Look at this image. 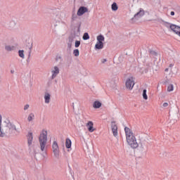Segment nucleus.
Returning a JSON list of instances; mask_svg holds the SVG:
<instances>
[{"mask_svg": "<svg viewBox=\"0 0 180 180\" xmlns=\"http://www.w3.org/2000/svg\"><path fill=\"white\" fill-rule=\"evenodd\" d=\"M79 46H81V41L76 40L75 42V47H76V49H78Z\"/></svg>", "mask_w": 180, "mask_h": 180, "instance_id": "obj_26", "label": "nucleus"}, {"mask_svg": "<svg viewBox=\"0 0 180 180\" xmlns=\"http://www.w3.org/2000/svg\"><path fill=\"white\" fill-rule=\"evenodd\" d=\"M56 61H63V57L60 55L56 56Z\"/></svg>", "mask_w": 180, "mask_h": 180, "instance_id": "obj_27", "label": "nucleus"}, {"mask_svg": "<svg viewBox=\"0 0 180 180\" xmlns=\"http://www.w3.org/2000/svg\"><path fill=\"white\" fill-rule=\"evenodd\" d=\"M33 142V133L29 132L27 134V143L29 146H32V143Z\"/></svg>", "mask_w": 180, "mask_h": 180, "instance_id": "obj_12", "label": "nucleus"}, {"mask_svg": "<svg viewBox=\"0 0 180 180\" xmlns=\"http://www.w3.org/2000/svg\"><path fill=\"white\" fill-rule=\"evenodd\" d=\"M170 29L172 32H174V33H175V34H177V36L179 34V32H180V27L179 26H177V25H175L173 24L171 26Z\"/></svg>", "mask_w": 180, "mask_h": 180, "instance_id": "obj_9", "label": "nucleus"}, {"mask_svg": "<svg viewBox=\"0 0 180 180\" xmlns=\"http://www.w3.org/2000/svg\"><path fill=\"white\" fill-rule=\"evenodd\" d=\"M170 15H171V16H174L175 15V12L171 11Z\"/></svg>", "mask_w": 180, "mask_h": 180, "instance_id": "obj_32", "label": "nucleus"}, {"mask_svg": "<svg viewBox=\"0 0 180 180\" xmlns=\"http://www.w3.org/2000/svg\"><path fill=\"white\" fill-rule=\"evenodd\" d=\"M52 151L55 158H60V146H58V143L56 141L52 143Z\"/></svg>", "mask_w": 180, "mask_h": 180, "instance_id": "obj_5", "label": "nucleus"}, {"mask_svg": "<svg viewBox=\"0 0 180 180\" xmlns=\"http://www.w3.org/2000/svg\"><path fill=\"white\" fill-rule=\"evenodd\" d=\"M172 67H174V64L171 63V64L169 65V68H172Z\"/></svg>", "mask_w": 180, "mask_h": 180, "instance_id": "obj_34", "label": "nucleus"}, {"mask_svg": "<svg viewBox=\"0 0 180 180\" xmlns=\"http://www.w3.org/2000/svg\"><path fill=\"white\" fill-rule=\"evenodd\" d=\"M5 50L6 51H14V50H16V46H15V45H6L5 46Z\"/></svg>", "mask_w": 180, "mask_h": 180, "instance_id": "obj_13", "label": "nucleus"}, {"mask_svg": "<svg viewBox=\"0 0 180 180\" xmlns=\"http://www.w3.org/2000/svg\"><path fill=\"white\" fill-rule=\"evenodd\" d=\"M152 54H155V56H157V53L155 52H152Z\"/></svg>", "mask_w": 180, "mask_h": 180, "instance_id": "obj_37", "label": "nucleus"}, {"mask_svg": "<svg viewBox=\"0 0 180 180\" xmlns=\"http://www.w3.org/2000/svg\"><path fill=\"white\" fill-rule=\"evenodd\" d=\"M103 41H105V37L102 34L97 36V42L95 44V50H102L103 49Z\"/></svg>", "mask_w": 180, "mask_h": 180, "instance_id": "obj_3", "label": "nucleus"}, {"mask_svg": "<svg viewBox=\"0 0 180 180\" xmlns=\"http://www.w3.org/2000/svg\"><path fill=\"white\" fill-rule=\"evenodd\" d=\"M51 95L49 93H46L44 95L45 103H50Z\"/></svg>", "mask_w": 180, "mask_h": 180, "instance_id": "obj_15", "label": "nucleus"}, {"mask_svg": "<svg viewBox=\"0 0 180 180\" xmlns=\"http://www.w3.org/2000/svg\"><path fill=\"white\" fill-rule=\"evenodd\" d=\"M106 61H108V60L106 58H103V59L101 60V63L103 64H105V63H106Z\"/></svg>", "mask_w": 180, "mask_h": 180, "instance_id": "obj_29", "label": "nucleus"}, {"mask_svg": "<svg viewBox=\"0 0 180 180\" xmlns=\"http://www.w3.org/2000/svg\"><path fill=\"white\" fill-rule=\"evenodd\" d=\"M142 96L145 101H147V99H148V96H147V90L146 89H144L143 91Z\"/></svg>", "mask_w": 180, "mask_h": 180, "instance_id": "obj_20", "label": "nucleus"}, {"mask_svg": "<svg viewBox=\"0 0 180 180\" xmlns=\"http://www.w3.org/2000/svg\"><path fill=\"white\" fill-rule=\"evenodd\" d=\"M52 79H54L60 74V70L58 68H54L52 71Z\"/></svg>", "mask_w": 180, "mask_h": 180, "instance_id": "obj_14", "label": "nucleus"}, {"mask_svg": "<svg viewBox=\"0 0 180 180\" xmlns=\"http://www.w3.org/2000/svg\"><path fill=\"white\" fill-rule=\"evenodd\" d=\"M27 122H33V120H34V113L31 112L27 116Z\"/></svg>", "mask_w": 180, "mask_h": 180, "instance_id": "obj_17", "label": "nucleus"}, {"mask_svg": "<svg viewBox=\"0 0 180 180\" xmlns=\"http://www.w3.org/2000/svg\"><path fill=\"white\" fill-rule=\"evenodd\" d=\"M86 127H87L89 133H94V131L96 130V129L94 127V122L92 121H89L86 124Z\"/></svg>", "mask_w": 180, "mask_h": 180, "instance_id": "obj_7", "label": "nucleus"}, {"mask_svg": "<svg viewBox=\"0 0 180 180\" xmlns=\"http://www.w3.org/2000/svg\"><path fill=\"white\" fill-rule=\"evenodd\" d=\"M101 106H102V103L99 101H95L93 103V108H94V109H99V108H101Z\"/></svg>", "mask_w": 180, "mask_h": 180, "instance_id": "obj_16", "label": "nucleus"}, {"mask_svg": "<svg viewBox=\"0 0 180 180\" xmlns=\"http://www.w3.org/2000/svg\"><path fill=\"white\" fill-rule=\"evenodd\" d=\"M18 54H19V57H20V58H25V51H23V50L18 51Z\"/></svg>", "mask_w": 180, "mask_h": 180, "instance_id": "obj_23", "label": "nucleus"}, {"mask_svg": "<svg viewBox=\"0 0 180 180\" xmlns=\"http://www.w3.org/2000/svg\"><path fill=\"white\" fill-rule=\"evenodd\" d=\"M32 53V46L30 48V51H29V56H30V53Z\"/></svg>", "mask_w": 180, "mask_h": 180, "instance_id": "obj_33", "label": "nucleus"}, {"mask_svg": "<svg viewBox=\"0 0 180 180\" xmlns=\"http://www.w3.org/2000/svg\"><path fill=\"white\" fill-rule=\"evenodd\" d=\"M71 146H72L71 139H66V140H65V147H66V148H71Z\"/></svg>", "mask_w": 180, "mask_h": 180, "instance_id": "obj_18", "label": "nucleus"}, {"mask_svg": "<svg viewBox=\"0 0 180 180\" xmlns=\"http://www.w3.org/2000/svg\"><path fill=\"white\" fill-rule=\"evenodd\" d=\"M136 83L134 82V77L133 76H131L129 77H127L125 80V86L127 89H129V91H131L133 88H134V85Z\"/></svg>", "mask_w": 180, "mask_h": 180, "instance_id": "obj_4", "label": "nucleus"}, {"mask_svg": "<svg viewBox=\"0 0 180 180\" xmlns=\"http://www.w3.org/2000/svg\"><path fill=\"white\" fill-rule=\"evenodd\" d=\"M39 147L41 151H46L47 148V131L42 130L39 136Z\"/></svg>", "mask_w": 180, "mask_h": 180, "instance_id": "obj_2", "label": "nucleus"}, {"mask_svg": "<svg viewBox=\"0 0 180 180\" xmlns=\"http://www.w3.org/2000/svg\"><path fill=\"white\" fill-rule=\"evenodd\" d=\"M11 74H13V72H15V70H11Z\"/></svg>", "mask_w": 180, "mask_h": 180, "instance_id": "obj_35", "label": "nucleus"}, {"mask_svg": "<svg viewBox=\"0 0 180 180\" xmlns=\"http://www.w3.org/2000/svg\"><path fill=\"white\" fill-rule=\"evenodd\" d=\"M174 91V84H170L167 86V92H172Z\"/></svg>", "mask_w": 180, "mask_h": 180, "instance_id": "obj_22", "label": "nucleus"}, {"mask_svg": "<svg viewBox=\"0 0 180 180\" xmlns=\"http://www.w3.org/2000/svg\"><path fill=\"white\" fill-rule=\"evenodd\" d=\"M124 131L127 144L129 145L131 148H137V147H139V143H137V139L131 129L125 127Z\"/></svg>", "mask_w": 180, "mask_h": 180, "instance_id": "obj_1", "label": "nucleus"}, {"mask_svg": "<svg viewBox=\"0 0 180 180\" xmlns=\"http://www.w3.org/2000/svg\"><path fill=\"white\" fill-rule=\"evenodd\" d=\"M53 20H56V23H60L61 20V13L60 12L56 13L53 16Z\"/></svg>", "mask_w": 180, "mask_h": 180, "instance_id": "obj_10", "label": "nucleus"}, {"mask_svg": "<svg viewBox=\"0 0 180 180\" xmlns=\"http://www.w3.org/2000/svg\"><path fill=\"white\" fill-rule=\"evenodd\" d=\"M89 34L88 32H85L83 35V40H89Z\"/></svg>", "mask_w": 180, "mask_h": 180, "instance_id": "obj_25", "label": "nucleus"}, {"mask_svg": "<svg viewBox=\"0 0 180 180\" xmlns=\"http://www.w3.org/2000/svg\"><path fill=\"white\" fill-rule=\"evenodd\" d=\"M163 26L167 27V29H171V26H172L173 24H171L167 21H165L163 24H162Z\"/></svg>", "mask_w": 180, "mask_h": 180, "instance_id": "obj_19", "label": "nucleus"}, {"mask_svg": "<svg viewBox=\"0 0 180 180\" xmlns=\"http://www.w3.org/2000/svg\"><path fill=\"white\" fill-rule=\"evenodd\" d=\"M111 129H112L113 136L116 137V136H117V125H116V124L115 123H112L111 125Z\"/></svg>", "mask_w": 180, "mask_h": 180, "instance_id": "obj_11", "label": "nucleus"}, {"mask_svg": "<svg viewBox=\"0 0 180 180\" xmlns=\"http://www.w3.org/2000/svg\"><path fill=\"white\" fill-rule=\"evenodd\" d=\"M165 72H168V69H165Z\"/></svg>", "mask_w": 180, "mask_h": 180, "instance_id": "obj_38", "label": "nucleus"}, {"mask_svg": "<svg viewBox=\"0 0 180 180\" xmlns=\"http://www.w3.org/2000/svg\"><path fill=\"white\" fill-rule=\"evenodd\" d=\"M29 109V105H25L24 107V110H27Z\"/></svg>", "mask_w": 180, "mask_h": 180, "instance_id": "obj_31", "label": "nucleus"}, {"mask_svg": "<svg viewBox=\"0 0 180 180\" xmlns=\"http://www.w3.org/2000/svg\"><path fill=\"white\" fill-rule=\"evenodd\" d=\"M163 108H167L168 107V103H164L162 105Z\"/></svg>", "mask_w": 180, "mask_h": 180, "instance_id": "obj_30", "label": "nucleus"}, {"mask_svg": "<svg viewBox=\"0 0 180 180\" xmlns=\"http://www.w3.org/2000/svg\"><path fill=\"white\" fill-rule=\"evenodd\" d=\"M158 22H159V23H161V25H163L165 21H164L162 18H158Z\"/></svg>", "mask_w": 180, "mask_h": 180, "instance_id": "obj_28", "label": "nucleus"}, {"mask_svg": "<svg viewBox=\"0 0 180 180\" xmlns=\"http://www.w3.org/2000/svg\"><path fill=\"white\" fill-rule=\"evenodd\" d=\"M111 9L112 11H117V9H119V7H117V4L116 3H113L111 6Z\"/></svg>", "mask_w": 180, "mask_h": 180, "instance_id": "obj_21", "label": "nucleus"}, {"mask_svg": "<svg viewBox=\"0 0 180 180\" xmlns=\"http://www.w3.org/2000/svg\"><path fill=\"white\" fill-rule=\"evenodd\" d=\"M73 55L75 56V57H78L79 56V50L75 49L73 51Z\"/></svg>", "mask_w": 180, "mask_h": 180, "instance_id": "obj_24", "label": "nucleus"}, {"mask_svg": "<svg viewBox=\"0 0 180 180\" xmlns=\"http://www.w3.org/2000/svg\"><path fill=\"white\" fill-rule=\"evenodd\" d=\"M88 12V8L84 6H81L77 11V16H82L84 13H86Z\"/></svg>", "mask_w": 180, "mask_h": 180, "instance_id": "obj_8", "label": "nucleus"}, {"mask_svg": "<svg viewBox=\"0 0 180 180\" xmlns=\"http://www.w3.org/2000/svg\"><path fill=\"white\" fill-rule=\"evenodd\" d=\"M148 67H150L151 68V67H154V66H153V64H150V65H148Z\"/></svg>", "mask_w": 180, "mask_h": 180, "instance_id": "obj_36", "label": "nucleus"}, {"mask_svg": "<svg viewBox=\"0 0 180 180\" xmlns=\"http://www.w3.org/2000/svg\"><path fill=\"white\" fill-rule=\"evenodd\" d=\"M146 12L144 11V10L143 8H140L139 11L134 15L132 20L140 19V18H143V16H144Z\"/></svg>", "mask_w": 180, "mask_h": 180, "instance_id": "obj_6", "label": "nucleus"}]
</instances>
